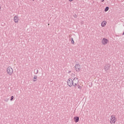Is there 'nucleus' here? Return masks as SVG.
<instances>
[{"instance_id": "f257e3e1", "label": "nucleus", "mask_w": 124, "mask_h": 124, "mask_svg": "<svg viewBox=\"0 0 124 124\" xmlns=\"http://www.w3.org/2000/svg\"><path fill=\"white\" fill-rule=\"evenodd\" d=\"M117 122V118H116V116L114 115H111L110 118H109V123L110 124H115Z\"/></svg>"}, {"instance_id": "f03ea898", "label": "nucleus", "mask_w": 124, "mask_h": 124, "mask_svg": "<svg viewBox=\"0 0 124 124\" xmlns=\"http://www.w3.org/2000/svg\"><path fill=\"white\" fill-rule=\"evenodd\" d=\"M7 73L8 75H12L13 74V69L11 67H8L7 68Z\"/></svg>"}, {"instance_id": "7ed1b4c3", "label": "nucleus", "mask_w": 124, "mask_h": 124, "mask_svg": "<svg viewBox=\"0 0 124 124\" xmlns=\"http://www.w3.org/2000/svg\"><path fill=\"white\" fill-rule=\"evenodd\" d=\"M74 68L77 72H79V71L81 70V65L77 64L75 66Z\"/></svg>"}, {"instance_id": "20e7f679", "label": "nucleus", "mask_w": 124, "mask_h": 124, "mask_svg": "<svg viewBox=\"0 0 124 124\" xmlns=\"http://www.w3.org/2000/svg\"><path fill=\"white\" fill-rule=\"evenodd\" d=\"M67 84L69 87H72L73 86V80L71 78H69L67 81Z\"/></svg>"}, {"instance_id": "39448f33", "label": "nucleus", "mask_w": 124, "mask_h": 124, "mask_svg": "<svg viewBox=\"0 0 124 124\" xmlns=\"http://www.w3.org/2000/svg\"><path fill=\"white\" fill-rule=\"evenodd\" d=\"M108 42H109V41L107 40V39H106L105 38H104L102 40V44L103 45H106V44H107Z\"/></svg>"}, {"instance_id": "423d86ee", "label": "nucleus", "mask_w": 124, "mask_h": 124, "mask_svg": "<svg viewBox=\"0 0 124 124\" xmlns=\"http://www.w3.org/2000/svg\"><path fill=\"white\" fill-rule=\"evenodd\" d=\"M73 85L74 86H76L77 84H78V79L77 78H74V80H73Z\"/></svg>"}, {"instance_id": "0eeeda50", "label": "nucleus", "mask_w": 124, "mask_h": 124, "mask_svg": "<svg viewBox=\"0 0 124 124\" xmlns=\"http://www.w3.org/2000/svg\"><path fill=\"white\" fill-rule=\"evenodd\" d=\"M14 20L15 22L16 23H18V22H19V18L17 16H14Z\"/></svg>"}, {"instance_id": "6e6552de", "label": "nucleus", "mask_w": 124, "mask_h": 124, "mask_svg": "<svg viewBox=\"0 0 124 124\" xmlns=\"http://www.w3.org/2000/svg\"><path fill=\"white\" fill-rule=\"evenodd\" d=\"M107 24V22L106 21H103L101 23V27H104L105 26H106V24Z\"/></svg>"}, {"instance_id": "1a4fd4ad", "label": "nucleus", "mask_w": 124, "mask_h": 124, "mask_svg": "<svg viewBox=\"0 0 124 124\" xmlns=\"http://www.w3.org/2000/svg\"><path fill=\"white\" fill-rule=\"evenodd\" d=\"M74 121L75 123H78L79 122V118L78 117H74Z\"/></svg>"}, {"instance_id": "9d476101", "label": "nucleus", "mask_w": 124, "mask_h": 124, "mask_svg": "<svg viewBox=\"0 0 124 124\" xmlns=\"http://www.w3.org/2000/svg\"><path fill=\"white\" fill-rule=\"evenodd\" d=\"M105 69L106 71H107V70H109V69H110V66H109L108 65H106L105 66Z\"/></svg>"}, {"instance_id": "9b49d317", "label": "nucleus", "mask_w": 124, "mask_h": 124, "mask_svg": "<svg viewBox=\"0 0 124 124\" xmlns=\"http://www.w3.org/2000/svg\"><path fill=\"white\" fill-rule=\"evenodd\" d=\"M108 10H109V7H107L106 8L105 10V11L106 12H107V11Z\"/></svg>"}, {"instance_id": "f8f14e48", "label": "nucleus", "mask_w": 124, "mask_h": 124, "mask_svg": "<svg viewBox=\"0 0 124 124\" xmlns=\"http://www.w3.org/2000/svg\"><path fill=\"white\" fill-rule=\"evenodd\" d=\"M71 39H72V42H71L72 44H74V40H73V38H72Z\"/></svg>"}, {"instance_id": "ddd939ff", "label": "nucleus", "mask_w": 124, "mask_h": 124, "mask_svg": "<svg viewBox=\"0 0 124 124\" xmlns=\"http://www.w3.org/2000/svg\"><path fill=\"white\" fill-rule=\"evenodd\" d=\"M14 99V97L13 96H12L11 98V101H12V100H13Z\"/></svg>"}, {"instance_id": "4468645a", "label": "nucleus", "mask_w": 124, "mask_h": 124, "mask_svg": "<svg viewBox=\"0 0 124 124\" xmlns=\"http://www.w3.org/2000/svg\"><path fill=\"white\" fill-rule=\"evenodd\" d=\"M37 77H36V76L34 77V79H37Z\"/></svg>"}, {"instance_id": "2eb2a0df", "label": "nucleus", "mask_w": 124, "mask_h": 124, "mask_svg": "<svg viewBox=\"0 0 124 124\" xmlns=\"http://www.w3.org/2000/svg\"><path fill=\"white\" fill-rule=\"evenodd\" d=\"M69 1H73L74 0H69Z\"/></svg>"}, {"instance_id": "dca6fc26", "label": "nucleus", "mask_w": 124, "mask_h": 124, "mask_svg": "<svg viewBox=\"0 0 124 124\" xmlns=\"http://www.w3.org/2000/svg\"><path fill=\"white\" fill-rule=\"evenodd\" d=\"M31 1H34V0H31Z\"/></svg>"}, {"instance_id": "f3484780", "label": "nucleus", "mask_w": 124, "mask_h": 124, "mask_svg": "<svg viewBox=\"0 0 124 124\" xmlns=\"http://www.w3.org/2000/svg\"><path fill=\"white\" fill-rule=\"evenodd\" d=\"M102 2L104 1V0H102Z\"/></svg>"}, {"instance_id": "a211bd4d", "label": "nucleus", "mask_w": 124, "mask_h": 124, "mask_svg": "<svg viewBox=\"0 0 124 124\" xmlns=\"http://www.w3.org/2000/svg\"><path fill=\"white\" fill-rule=\"evenodd\" d=\"M1 9V7L0 6V9Z\"/></svg>"}, {"instance_id": "6ab92c4d", "label": "nucleus", "mask_w": 124, "mask_h": 124, "mask_svg": "<svg viewBox=\"0 0 124 124\" xmlns=\"http://www.w3.org/2000/svg\"><path fill=\"white\" fill-rule=\"evenodd\" d=\"M49 25H50L49 24H48V26H49Z\"/></svg>"}]
</instances>
